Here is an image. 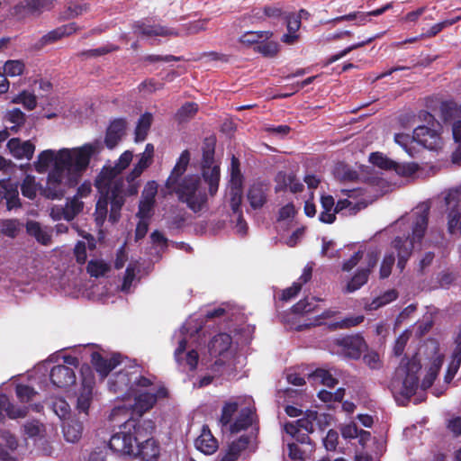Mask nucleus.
<instances>
[{
    "mask_svg": "<svg viewBox=\"0 0 461 461\" xmlns=\"http://www.w3.org/2000/svg\"><path fill=\"white\" fill-rule=\"evenodd\" d=\"M103 143L99 140L75 148L48 149L41 151L32 163L38 174H46L43 188L32 175H26L21 184L22 194L33 200L38 192L49 199L61 198L67 189L76 186L86 171L93 158L100 154Z\"/></svg>",
    "mask_w": 461,
    "mask_h": 461,
    "instance_id": "f257e3e1",
    "label": "nucleus"
},
{
    "mask_svg": "<svg viewBox=\"0 0 461 461\" xmlns=\"http://www.w3.org/2000/svg\"><path fill=\"white\" fill-rule=\"evenodd\" d=\"M202 175L208 185V192L203 185L201 178L196 175L185 176L179 184L168 188L175 193L178 200L186 204L194 212L203 211L208 202V197L213 196L219 188L220 167L213 160V148L208 146L203 151L202 162Z\"/></svg>",
    "mask_w": 461,
    "mask_h": 461,
    "instance_id": "f03ea898",
    "label": "nucleus"
},
{
    "mask_svg": "<svg viewBox=\"0 0 461 461\" xmlns=\"http://www.w3.org/2000/svg\"><path fill=\"white\" fill-rule=\"evenodd\" d=\"M167 391L162 385L151 384L148 387H137L132 393L131 400L123 404H118L111 411L109 420L117 421L131 419L132 415L141 416L153 408L158 400L167 397Z\"/></svg>",
    "mask_w": 461,
    "mask_h": 461,
    "instance_id": "7ed1b4c3",
    "label": "nucleus"
},
{
    "mask_svg": "<svg viewBox=\"0 0 461 461\" xmlns=\"http://www.w3.org/2000/svg\"><path fill=\"white\" fill-rule=\"evenodd\" d=\"M256 420L254 401L250 396L232 398L222 407L220 422L231 433L247 429Z\"/></svg>",
    "mask_w": 461,
    "mask_h": 461,
    "instance_id": "20e7f679",
    "label": "nucleus"
},
{
    "mask_svg": "<svg viewBox=\"0 0 461 461\" xmlns=\"http://www.w3.org/2000/svg\"><path fill=\"white\" fill-rule=\"evenodd\" d=\"M133 158V152L125 150L116 160L114 166L104 167L95 180V186L102 193L113 194L117 197L116 203H122L121 196L126 193L127 182L121 173L129 167Z\"/></svg>",
    "mask_w": 461,
    "mask_h": 461,
    "instance_id": "39448f33",
    "label": "nucleus"
},
{
    "mask_svg": "<svg viewBox=\"0 0 461 461\" xmlns=\"http://www.w3.org/2000/svg\"><path fill=\"white\" fill-rule=\"evenodd\" d=\"M378 258L379 254L376 250L366 252L358 250L343 262L342 270L344 272H349L358 266L352 277L348 281L344 288L345 293H354L367 283L371 270L376 265Z\"/></svg>",
    "mask_w": 461,
    "mask_h": 461,
    "instance_id": "423d86ee",
    "label": "nucleus"
},
{
    "mask_svg": "<svg viewBox=\"0 0 461 461\" xmlns=\"http://www.w3.org/2000/svg\"><path fill=\"white\" fill-rule=\"evenodd\" d=\"M438 128L439 126L434 122L429 127L418 126L414 129L411 138L408 134L397 133L394 135V141L411 157L416 153L415 144L429 150H438L443 144Z\"/></svg>",
    "mask_w": 461,
    "mask_h": 461,
    "instance_id": "0eeeda50",
    "label": "nucleus"
},
{
    "mask_svg": "<svg viewBox=\"0 0 461 461\" xmlns=\"http://www.w3.org/2000/svg\"><path fill=\"white\" fill-rule=\"evenodd\" d=\"M151 380L141 374L139 366H125L114 373L108 381V388L111 392L119 394L123 403L131 400L132 393L137 387H148Z\"/></svg>",
    "mask_w": 461,
    "mask_h": 461,
    "instance_id": "6e6552de",
    "label": "nucleus"
},
{
    "mask_svg": "<svg viewBox=\"0 0 461 461\" xmlns=\"http://www.w3.org/2000/svg\"><path fill=\"white\" fill-rule=\"evenodd\" d=\"M420 362L418 356L402 360L391 382V390L396 397L400 395L410 398L416 393L420 386L418 375L420 370Z\"/></svg>",
    "mask_w": 461,
    "mask_h": 461,
    "instance_id": "1a4fd4ad",
    "label": "nucleus"
},
{
    "mask_svg": "<svg viewBox=\"0 0 461 461\" xmlns=\"http://www.w3.org/2000/svg\"><path fill=\"white\" fill-rule=\"evenodd\" d=\"M413 220L411 221V238H406L404 240L402 238L397 237L393 240V247L398 252V264L397 267L402 271L407 259L411 254V251L417 248H420L421 240L427 229L428 224V212L423 210L420 213L412 215Z\"/></svg>",
    "mask_w": 461,
    "mask_h": 461,
    "instance_id": "9d476101",
    "label": "nucleus"
},
{
    "mask_svg": "<svg viewBox=\"0 0 461 461\" xmlns=\"http://www.w3.org/2000/svg\"><path fill=\"white\" fill-rule=\"evenodd\" d=\"M194 320L190 318L182 328L174 334L177 347L175 349V358L179 366L194 370L198 363V353L188 347L190 339L201 330V325H193Z\"/></svg>",
    "mask_w": 461,
    "mask_h": 461,
    "instance_id": "9b49d317",
    "label": "nucleus"
},
{
    "mask_svg": "<svg viewBox=\"0 0 461 461\" xmlns=\"http://www.w3.org/2000/svg\"><path fill=\"white\" fill-rule=\"evenodd\" d=\"M146 423H137L132 419L127 420L121 426L120 431L112 436L109 447L115 452L122 455L132 456L140 434L142 433Z\"/></svg>",
    "mask_w": 461,
    "mask_h": 461,
    "instance_id": "f8f14e48",
    "label": "nucleus"
},
{
    "mask_svg": "<svg viewBox=\"0 0 461 461\" xmlns=\"http://www.w3.org/2000/svg\"><path fill=\"white\" fill-rule=\"evenodd\" d=\"M208 351L212 358L215 359V366H235L236 348L232 345L231 337L229 334L220 333L214 336L209 343Z\"/></svg>",
    "mask_w": 461,
    "mask_h": 461,
    "instance_id": "ddd939ff",
    "label": "nucleus"
},
{
    "mask_svg": "<svg viewBox=\"0 0 461 461\" xmlns=\"http://www.w3.org/2000/svg\"><path fill=\"white\" fill-rule=\"evenodd\" d=\"M331 420V416L327 415L325 413H318L315 411H308L305 416L302 419H299L295 424L294 423H286L285 425V429L287 434H290L292 437H296L297 440L304 442V438L306 437L305 434H303L302 438L297 436L301 430H304L306 433L313 432L315 428L323 429L325 426L329 425Z\"/></svg>",
    "mask_w": 461,
    "mask_h": 461,
    "instance_id": "4468645a",
    "label": "nucleus"
},
{
    "mask_svg": "<svg viewBox=\"0 0 461 461\" xmlns=\"http://www.w3.org/2000/svg\"><path fill=\"white\" fill-rule=\"evenodd\" d=\"M154 146L148 143L142 153L137 155V162L133 165L131 172L126 176V193L135 195L140 187L138 180L141 174L152 164L154 158Z\"/></svg>",
    "mask_w": 461,
    "mask_h": 461,
    "instance_id": "2eb2a0df",
    "label": "nucleus"
},
{
    "mask_svg": "<svg viewBox=\"0 0 461 461\" xmlns=\"http://www.w3.org/2000/svg\"><path fill=\"white\" fill-rule=\"evenodd\" d=\"M447 207V230L451 234L461 233V187L447 191L445 196Z\"/></svg>",
    "mask_w": 461,
    "mask_h": 461,
    "instance_id": "dca6fc26",
    "label": "nucleus"
},
{
    "mask_svg": "<svg viewBox=\"0 0 461 461\" xmlns=\"http://www.w3.org/2000/svg\"><path fill=\"white\" fill-rule=\"evenodd\" d=\"M152 426L146 423L144 429L138 438L133 457H140L143 461H157L159 456V446L152 438Z\"/></svg>",
    "mask_w": 461,
    "mask_h": 461,
    "instance_id": "f3484780",
    "label": "nucleus"
},
{
    "mask_svg": "<svg viewBox=\"0 0 461 461\" xmlns=\"http://www.w3.org/2000/svg\"><path fill=\"white\" fill-rule=\"evenodd\" d=\"M226 197L234 213L239 212L242 201V176L239 168V160L232 158L230 166V179L227 188Z\"/></svg>",
    "mask_w": 461,
    "mask_h": 461,
    "instance_id": "a211bd4d",
    "label": "nucleus"
},
{
    "mask_svg": "<svg viewBox=\"0 0 461 461\" xmlns=\"http://www.w3.org/2000/svg\"><path fill=\"white\" fill-rule=\"evenodd\" d=\"M369 161L382 169H393L398 175L403 176H410L418 170V165L415 163L398 164L379 152L372 153Z\"/></svg>",
    "mask_w": 461,
    "mask_h": 461,
    "instance_id": "6ab92c4d",
    "label": "nucleus"
},
{
    "mask_svg": "<svg viewBox=\"0 0 461 461\" xmlns=\"http://www.w3.org/2000/svg\"><path fill=\"white\" fill-rule=\"evenodd\" d=\"M82 374V386L77 397L76 409L79 413L88 415L93 402L94 378L89 369Z\"/></svg>",
    "mask_w": 461,
    "mask_h": 461,
    "instance_id": "aec40b11",
    "label": "nucleus"
},
{
    "mask_svg": "<svg viewBox=\"0 0 461 461\" xmlns=\"http://www.w3.org/2000/svg\"><path fill=\"white\" fill-rule=\"evenodd\" d=\"M337 343L340 347L339 353L350 358H358L366 348L363 338L359 336L343 337L337 339Z\"/></svg>",
    "mask_w": 461,
    "mask_h": 461,
    "instance_id": "412c9836",
    "label": "nucleus"
},
{
    "mask_svg": "<svg viewBox=\"0 0 461 461\" xmlns=\"http://www.w3.org/2000/svg\"><path fill=\"white\" fill-rule=\"evenodd\" d=\"M50 380L52 384L59 388H66L75 384L76 375L69 366L59 365L50 370Z\"/></svg>",
    "mask_w": 461,
    "mask_h": 461,
    "instance_id": "4be33fe9",
    "label": "nucleus"
},
{
    "mask_svg": "<svg viewBox=\"0 0 461 461\" xmlns=\"http://www.w3.org/2000/svg\"><path fill=\"white\" fill-rule=\"evenodd\" d=\"M10 153L17 159L30 160L35 151V145L31 140H22L13 138L7 142Z\"/></svg>",
    "mask_w": 461,
    "mask_h": 461,
    "instance_id": "5701e85b",
    "label": "nucleus"
},
{
    "mask_svg": "<svg viewBox=\"0 0 461 461\" xmlns=\"http://www.w3.org/2000/svg\"><path fill=\"white\" fill-rule=\"evenodd\" d=\"M98 192L100 194V197L96 203V219L97 220H104L107 213V205L108 203H111L112 205V211H118L121 209L122 205L124 203V198L128 195H131L128 193H122V196L120 197L122 200V203L120 204H117L116 200L117 197L111 194H104L102 193L99 189Z\"/></svg>",
    "mask_w": 461,
    "mask_h": 461,
    "instance_id": "b1692460",
    "label": "nucleus"
},
{
    "mask_svg": "<svg viewBox=\"0 0 461 461\" xmlns=\"http://www.w3.org/2000/svg\"><path fill=\"white\" fill-rule=\"evenodd\" d=\"M194 446L200 452L205 455H212L218 448V441L212 436L208 427L203 426L200 435L194 440Z\"/></svg>",
    "mask_w": 461,
    "mask_h": 461,
    "instance_id": "393cba45",
    "label": "nucleus"
},
{
    "mask_svg": "<svg viewBox=\"0 0 461 461\" xmlns=\"http://www.w3.org/2000/svg\"><path fill=\"white\" fill-rule=\"evenodd\" d=\"M77 30L75 23H69L67 25H63L55 30H52L43 35L38 42L35 43V48L41 49L46 45L56 42L57 41L62 39L65 36H68L75 32Z\"/></svg>",
    "mask_w": 461,
    "mask_h": 461,
    "instance_id": "a878e982",
    "label": "nucleus"
},
{
    "mask_svg": "<svg viewBox=\"0 0 461 461\" xmlns=\"http://www.w3.org/2000/svg\"><path fill=\"white\" fill-rule=\"evenodd\" d=\"M18 446L16 438L9 432L0 436V461H19L14 450Z\"/></svg>",
    "mask_w": 461,
    "mask_h": 461,
    "instance_id": "bb28decb",
    "label": "nucleus"
},
{
    "mask_svg": "<svg viewBox=\"0 0 461 461\" xmlns=\"http://www.w3.org/2000/svg\"><path fill=\"white\" fill-rule=\"evenodd\" d=\"M91 361L96 372L104 378L120 364V357L113 356L111 358H105L100 353L94 352L91 355Z\"/></svg>",
    "mask_w": 461,
    "mask_h": 461,
    "instance_id": "cd10ccee",
    "label": "nucleus"
},
{
    "mask_svg": "<svg viewBox=\"0 0 461 461\" xmlns=\"http://www.w3.org/2000/svg\"><path fill=\"white\" fill-rule=\"evenodd\" d=\"M248 445L249 438L247 437H240L219 454V461H237L242 452L248 447Z\"/></svg>",
    "mask_w": 461,
    "mask_h": 461,
    "instance_id": "c85d7f7f",
    "label": "nucleus"
},
{
    "mask_svg": "<svg viewBox=\"0 0 461 461\" xmlns=\"http://www.w3.org/2000/svg\"><path fill=\"white\" fill-rule=\"evenodd\" d=\"M135 32L137 34L151 38V37H170L176 36L178 32L173 29H169L158 24L151 25L147 23H139L135 26Z\"/></svg>",
    "mask_w": 461,
    "mask_h": 461,
    "instance_id": "c756f323",
    "label": "nucleus"
},
{
    "mask_svg": "<svg viewBox=\"0 0 461 461\" xmlns=\"http://www.w3.org/2000/svg\"><path fill=\"white\" fill-rule=\"evenodd\" d=\"M125 128L126 122L122 119L114 120L110 124L104 140L105 145L108 149H112L117 146L124 135Z\"/></svg>",
    "mask_w": 461,
    "mask_h": 461,
    "instance_id": "7c9ffc66",
    "label": "nucleus"
},
{
    "mask_svg": "<svg viewBox=\"0 0 461 461\" xmlns=\"http://www.w3.org/2000/svg\"><path fill=\"white\" fill-rule=\"evenodd\" d=\"M189 160H190L189 152L187 150H184L181 153L170 176L167 179L166 185L167 188L176 185L177 184H179L180 180L184 178V177H182V175L186 170Z\"/></svg>",
    "mask_w": 461,
    "mask_h": 461,
    "instance_id": "2f4dec72",
    "label": "nucleus"
},
{
    "mask_svg": "<svg viewBox=\"0 0 461 461\" xmlns=\"http://www.w3.org/2000/svg\"><path fill=\"white\" fill-rule=\"evenodd\" d=\"M321 203L322 211L320 213L319 220L323 223L334 222L337 213L334 198L331 195L322 194Z\"/></svg>",
    "mask_w": 461,
    "mask_h": 461,
    "instance_id": "473e14b6",
    "label": "nucleus"
},
{
    "mask_svg": "<svg viewBox=\"0 0 461 461\" xmlns=\"http://www.w3.org/2000/svg\"><path fill=\"white\" fill-rule=\"evenodd\" d=\"M27 232L33 236L42 245H49L51 241V231L47 227H42L37 221H28L26 224Z\"/></svg>",
    "mask_w": 461,
    "mask_h": 461,
    "instance_id": "72a5a7b5",
    "label": "nucleus"
},
{
    "mask_svg": "<svg viewBox=\"0 0 461 461\" xmlns=\"http://www.w3.org/2000/svg\"><path fill=\"white\" fill-rule=\"evenodd\" d=\"M341 435L346 439L358 438L359 443L364 445L371 438V434L368 431L358 429L354 422H350L343 425L340 428Z\"/></svg>",
    "mask_w": 461,
    "mask_h": 461,
    "instance_id": "f704fd0d",
    "label": "nucleus"
},
{
    "mask_svg": "<svg viewBox=\"0 0 461 461\" xmlns=\"http://www.w3.org/2000/svg\"><path fill=\"white\" fill-rule=\"evenodd\" d=\"M276 180L277 189L288 188L292 193H298L303 188V185L292 174L280 172L277 174Z\"/></svg>",
    "mask_w": 461,
    "mask_h": 461,
    "instance_id": "c9c22d12",
    "label": "nucleus"
},
{
    "mask_svg": "<svg viewBox=\"0 0 461 461\" xmlns=\"http://www.w3.org/2000/svg\"><path fill=\"white\" fill-rule=\"evenodd\" d=\"M273 33L269 31L247 32L240 37V42L246 46L259 45L269 40Z\"/></svg>",
    "mask_w": 461,
    "mask_h": 461,
    "instance_id": "e433bc0d",
    "label": "nucleus"
},
{
    "mask_svg": "<svg viewBox=\"0 0 461 461\" xmlns=\"http://www.w3.org/2000/svg\"><path fill=\"white\" fill-rule=\"evenodd\" d=\"M83 432V423L78 420H70L63 426L65 439L69 443L77 442Z\"/></svg>",
    "mask_w": 461,
    "mask_h": 461,
    "instance_id": "4c0bfd02",
    "label": "nucleus"
},
{
    "mask_svg": "<svg viewBox=\"0 0 461 461\" xmlns=\"http://www.w3.org/2000/svg\"><path fill=\"white\" fill-rule=\"evenodd\" d=\"M311 276V268H305L302 276L299 277L298 281L294 282L292 286L283 291L282 300L289 301L292 298H294L300 292L302 285L310 280Z\"/></svg>",
    "mask_w": 461,
    "mask_h": 461,
    "instance_id": "58836bf2",
    "label": "nucleus"
},
{
    "mask_svg": "<svg viewBox=\"0 0 461 461\" xmlns=\"http://www.w3.org/2000/svg\"><path fill=\"white\" fill-rule=\"evenodd\" d=\"M1 189L4 192V198L6 200V206L8 210H13L20 206V199L17 189V185H12L10 184L1 185Z\"/></svg>",
    "mask_w": 461,
    "mask_h": 461,
    "instance_id": "ea45409f",
    "label": "nucleus"
},
{
    "mask_svg": "<svg viewBox=\"0 0 461 461\" xmlns=\"http://www.w3.org/2000/svg\"><path fill=\"white\" fill-rule=\"evenodd\" d=\"M310 379L313 384H321L329 388H333L338 384L332 374L325 369H317L310 375Z\"/></svg>",
    "mask_w": 461,
    "mask_h": 461,
    "instance_id": "a19ab883",
    "label": "nucleus"
},
{
    "mask_svg": "<svg viewBox=\"0 0 461 461\" xmlns=\"http://www.w3.org/2000/svg\"><path fill=\"white\" fill-rule=\"evenodd\" d=\"M265 186L263 185H253L248 193V199L253 208L261 207L266 202Z\"/></svg>",
    "mask_w": 461,
    "mask_h": 461,
    "instance_id": "79ce46f5",
    "label": "nucleus"
},
{
    "mask_svg": "<svg viewBox=\"0 0 461 461\" xmlns=\"http://www.w3.org/2000/svg\"><path fill=\"white\" fill-rule=\"evenodd\" d=\"M443 363V357L440 354H437L434 357L431 366L429 367L428 374L422 380L420 384V387L422 389H427L433 384V381L435 380L438 370L441 367V365Z\"/></svg>",
    "mask_w": 461,
    "mask_h": 461,
    "instance_id": "37998d69",
    "label": "nucleus"
},
{
    "mask_svg": "<svg viewBox=\"0 0 461 461\" xmlns=\"http://www.w3.org/2000/svg\"><path fill=\"white\" fill-rule=\"evenodd\" d=\"M151 122L152 115L150 113H145L139 119L135 130V142H141L146 139Z\"/></svg>",
    "mask_w": 461,
    "mask_h": 461,
    "instance_id": "c03bdc74",
    "label": "nucleus"
},
{
    "mask_svg": "<svg viewBox=\"0 0 461 461\" xmlns=\"http://www.w3.org/2000/svg\"><path fill=\"white\" fill-rule=\"evenodd\" d=\"M4 121L5 123H9V126L6 128H10L11 130H16L19 126L23 124L25 121L24 113L18 108H14L12 110L6 111Z\"/></svg>",
    "mask_w": 461,
    "mask_h": 461,
    "instance_id": "a18cd8bd",
    "label": "nucleus"
},
{
    "mask_svg": "<svg viewBox=\"0 0 461 461\" xmlns=\"http://www.w3.org/2000/svg\"><path fill=\"white\" fill-rule=\"evenodd\" d=\"M4 411L12 419L24 417L27 412L26 408H15L9 403L8 398L5 395H2L0 396V415H2Z\"/></svg>",
    "mask_w": 461,
    "mask_h": 461,
    "instance_id": "49530a36",
    "label": "nucleus"
},
{
    "mask_svg": "<svg viewBox=\"0 0 461 461\" xmlns=\"http://www.w3.org/2000/svg\"><path fill=\"white\" fill-rule=\"evenodd\" d=\"M452 136L456 149L453 153L452 158L455 163H461V120L456 119L452 122Z\"/></svg>",
    "mask_w": 461,
    "mask_h": 461,
    "instance_id": "de8ad7c7",
    "label": "nucleus"
},
{
    "mask_svg": "<svg viewBox=\"0 0 461 461\" xmlns=\"http://www.w3.org/2000/svg\"><path fill=\"white\" fill-rule=\"evenodd\" d=\"M398 296L396 290L391 289L384 292L382 295L374 299L368 305L367 309L369 311L377 310L378 308L390 303L394 301Z\"/></svg>",
    "mask_w": 461,
    "mask_h": 461,
    "instance_id": "09e8293b",
    "label": "nucleus"
},
{
    "mask_svg": "<svg viewBox=\"0 0 461 461\" xmlns=\"http://www.w3.org/2000/svg\"><path fill=\"white\" fill-rule=\"evenodd\" d=\"M319 300L315 297L306 298L298 302L294 307V312L299 314H306L310 312H317Z\"/></svg>",
    "mask_w": 461,
    "mask_h": 461,
    "instance_id": "8fccbe9b",
    "label": "nucleus"
},
{
    "mask_svg": "<svg viewBox=\"0 0 461 461\" xmlns=\"http://www.w3.org/2000/svg\"><path fill=\"white\" fill-rule=\"evenodd\" d=\"M65 207L66 216L65 220L69 221H72L83 209V203L77 196H74L72 199L67 202Z\"/></svg>",
    "mask_w": 461,
    "mask_h": 461,
    "instance_id": "3c124183",
    "label": "nucleus"
},
{
    "mask_svg": "<svg viewBox=\"0 0 461 461\" xmlns=\"http://www.w3.org/2000/svg\"><path fill=\"white\" fill-rule=\"evenodd\" d=\"M366 206V203L363 202L353 203L351 200L348 199H340L337 202L335 205L337 212L348 210L349 214H355L361 209L365 208Z\"/></svg>",
    "mask_w": 461,
    "mask_h": 461,
    "instance_id": "603ef678",
    "label": "nucleus"
},
{
    "mask_svg": "<svg viewBox=\"0 0 461 461\" xmlns=\"http://www.w3.org/2000/svg\"><path fill=\"white\" fill-rule=\"evenodd\" d=\"M13 104H21L28 110H33L37 105L36 96L28 92L23 91L21 94L12 99Z\"/></svg>",
    "mask_w": 461,
    "mask_h": 461,
    "instance_id": "864d4df0",
    "label": "nucleus"
},
{
    "mask_svg": "<svg viewBox=\"0 0 461 461\" xmlns=\"http://www.w3.org/2000/svg\"><path fill=\"white\" fill-rule=\"evenodd\" d=\"M110 269L109 265L101 259L91 260L87 266V271L92 276H104Z\"/></svg>",
    "mask_w": 461,
    "mask_h": 461,
    "instance_id": "5fc2aeb1",
    "label": "nucleus"
},
{
    "mask_svg": "<svg viewBox=\"0 0 461 461\" xmlns=\"http://www.w3.org/2000/svg\"><path fill=\"white\" fill-rule=\"evenodd\" d=\"M24 71V64L21 60H7L4 65V74L6 77H18Z\"/></svg>",
    "mask_w": 461,
    "mask_h": 461,
    "instance_id": "6e6d98bb",
    "label": "nucleus"
},
{
    "mask_svg": "<svg viewBox=\"0 0 461 461\" xmlns=\"http://www.w3.org/2000/svg\"><path fill=\"white\" fill-rule=\"evenodd\" d=\"M54 413L61 420L66 419L70 414L69 404L62 398L55 399L51 403Z\"/></svg>",
    "mask_w": 461,
    "mask_h": 461,
    "instance_id": "4d7b16f0",
    "label": "nucleus"
},
{
    "mask_svg": "<svg viewBox=\"0 0 461 461\" xmlns=\"http://www.w3.org/2000/svg\"><path fill=\"white\" fill-rule=\"evenodd\" d=\"M50 8L46 0H26L24 5L25 11L31 14H39Z\"/></svg>",
    "mask_w": 461,
    "mask_h": 461,
    "instance_id": "13d9d810",
    "label": "nucleus"
},
{
    "mask_svg": "<svg viewBox=\"0 0 461 461\" xmlns=\"http://www.w3.org/2000/svg\"><path fill=\"white\" fill-rule=\"evenodd\" d=\"M371 41H372V39L370 38V39H368L366 41H360V42H357V43H355V44H352V45L348 46V48L344 49L340 52H339V53L330 57L325 61L324 66H329V65L336 62L337 60H339V59L344 58L346 55H348L350 51H352V50H354L356 49H358L360 47L365 46L366 44L369 43Z\"/></svg>",
    "mask_w": 461,
    "mask_h": 461,
    "instance_id": "bf43d9fd",
    "label": "nucleus"
},
{
    "mask_svg": "<svg viewBox=\"0 0 461 461\" xmlns=\"http://www.w3.org/2000/svg\"><path fill=\"white\" fill-rule=\"evenodd\" d=\"M461 364V356L459 353H453L451 361L448 364L447 373L445 375V382L449 384L454 376L456 375L457 370L459 369Z\"/></svg>",
    "mask_w": 461,
    "mask_h": 461,
    "instance_id": "052dcab7",
    "label": "nucleus"
},
{
    "mask_svg": "<svg viewBox=\"0 0 461 461\" xmlns=\"http://www.w3.org/2000/svg\"><path fill=\"white\" fill-rule=\"evenodd\" d=\"M461 364V356L459 353H453L451 361L448 364L447 373L445 375V382L449 384L454 376L456 375L457 370L459 369Z\"/></svg>",
    "mask_w": 461,
    "mask_h": 461,
    "instance_id": "680f3d73",
    "label": "nucleus"
},
{
    "mask_svg": "<svg viewBox=\"0 0 461 461\" xmlns=\"http://www.w3.org/2000/svg\"><path fill=\"white\" fill-rule=\"evenodd\" d=\"M394 262L395 258L393 254H387L384 257L379 269L380 278H387L391 275Z\"/></svg>",
    "mask_w": 461,
    "mask_h": 461,
    "instance_id": "e2e57ef3",
    "label": "nucleus"
},
{
    "mask_svg": "<svg viewBox=\"0 0 461 461\" xmlns=\"http://www.w3.org/2000/svg\"><path fill=\"white\" fill-rule=\"evenodd\" d=\"M135 272H136L135 266L129 265L128 267L126 268L125 276L123 277V282H122V285L121 286V290L122 292H125V293L130 292L131 287L132 286V285L136 281Z\"/></svg>",
    "mask_w": 461,
    "mask_h": 461,
    "instance_id": "0e129e2a",
    "label": "nucleus"
},
{
    "mask_svg": "<svg viewBox=\"0 0 461 461\" xmlns=\"http://www.w3.org/2000/svg\"><path fill=\"white\" fill-rule=\"evenodd\" d=\"M257 50L267 57L275 56L279 50L278 44L276 41H263L256 47Z\"/></svg>",
    "mask_w": 461,
    "mask_h": 461,
    "instance_id": "69168bd1",
    "label": "nucleus"
},
{
    "mask_svg": "<svg viewBox=\"0 0 461 461\" xmlns=\"http://www.w3.org/2000/svg\"><path fill=\"white\" fill-rule=\"evenodd\" d=\"M318 396L324 402H340L344 396V390L339 388L334 393L321 390L319 392Z\"/></svg>",
    "mask_w": 461,
    "mask_h": 461,
    "instance_id": "338daca9",
    "label": "nucleus"
},
{
    "mask_svg": "<svg viewBox=\"0 0 461 461\" xmlns=\"http://www.w3.org/2000/svg\"><path fill=\"white\" fill-rule=\"evenodd\" d=\"M35 394V390L28 385L18 384L16 386V395L22 402H29Z\"/></svg>",
    "mask_w": 461,
    "mask_h": 461,
    "instance_id": "774afa93",
    "label": "nucleus"
}]
</instances>
